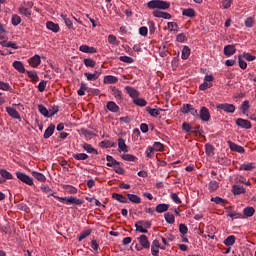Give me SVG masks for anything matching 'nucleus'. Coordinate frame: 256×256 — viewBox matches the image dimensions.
Masks as SVG:
<instances>
[{"label":"nucleus","instance_id":"nucleus-54","mask_svg":"<svg viewBox=\"0 0 256 256\" xmlns=\"http://www.w3.org/2000/svg\"><path fill=\"white\" fill-rule=\"evenodd\" d=\"M213 87V83L211 82H204L199 86L200 91H207V89H211Z\"/></svg>","mask_w":256,"mask_h":256},{"label":"nucleus","instance_id":"nucleus-51","mask_svg":"<svg viewBox=\"0 0 256 256\" xmlns=\"http://www.w3.org/2000/svg\"><path fill=\"white\" fill-rule=\"evenodd\" d=\"M19 13H21V15H25V17H31V9L29 8L22 6L19 8Z\"/></svg>","mask_w":256,"mask_h":256},{"label":"nucleus","instance_id":"nucleus-15","mask_svg":"<svg viewBox=\"0 0 256 256\" xmlns=\"http://www.w3.org/2000/svg\"><path fill=\"white\" fill-rule=\"evenodd\" d=\"M118 81H119V78H117V76L107 75L104 77L103 83H105L106 85H113Z\"/></svg>","mask_w":256,"mask_h":256},{"label":"nucleus","instance_id":"nucleus-20","mask_svg":"<svg viewBox=\"0 0 256 256\" xmlns=\"http://www.w3.org/2000/svg\"><path fill=\"white\" fill-rule=\"evenodd\" d=\"M139 243L144 247V249H149L151 247V244L149 243V239L145 235H141L139 238Z\"/></svg>","mask_w":256,"mask_h":256},{"label":"nucleus","instance_id":"nucleus-57","mask_svg":"<svg viewBox=\"0 0 256 256\" xmlns=\"http://www.w3.org/2000/svg\"><path fill=\"white\" fill-rule=\"evenodd\" d=\"M108 43H110V45H119V41L117 40V37H115V35L108 36Z\"/></svg>","mask_w":256,"mask_h":256},{"label":"nucleus","instance_id":"nucleus-60","mask_svg":"<svg viewBox=\"0 0 256 256\" xmlns=\"http://www.w3.org/2000/svg\"><path fill=\"white\" fill-rule=\"evenodd\" d=\"M253 25H255V19L253 17H248L245 21V26L251 28Z\"/></svg>","mask_w":256,"mask_h":256},{"label":"nucleus","instance_id":"nucleus-59","mask_svg":"<svg viewBox=\"0 0 256 256\" xmlns=\"http://www.w3.org/2000/svg\"><path fill=\"white\" fill-rule=\"evenodd\" d=\"M182 129L183 131H185L186 133H192V127H191V124H189V122H184L182 124Z\"/></svg>","mask_w":256,"mask_h":256},{"label":"nucleus","instance_id":"nucleus-32","mask_svg":"<svg viewBox=\"0 0 256 256\" xmlns=\"http://www.w3.org/2000/svg\"><path fill=\"white\" fill-rule=\"evenodd\" d=\"M60 17L63 19L68 29H73V22L67 17V14H61Z\"/></svg>","mask_w":256,"mask_h":256},{"label":"nucleus","instance_id":"nucleus-49","mask_svg":"<svg viewBox=\"0 0 256 256\" xmlns=\"http://www.w3.org/2000/svg\"><path fill=\"white\" fill-rule=\"evenodd\" d=\"M211 201L213 203H216V205H223L224 203H227V200L219 197V196H216V197H212L211 198Z\"/></svg>","mask_w":256,"mask_h":256},{"label":"nucleus","instance_id":"nucleus-43","mask_svg":"<svg viewBox=\"0 0 256 256\" xmlns=\"http://www.w3.org/2000/svg\"><path fill=\"white\" fill-rule=\"evenodd\" d=\"M100 147H104L105 149H109L111 147H115V142H111L109 140H104L100 142Z\"/></svg>","mask_w":256,"mask_h":256},{"label":"nucleus","instance_id":"nucleus-50","mask_svg":"<svg viewBox=\"0 0 256 256\" xmlns=\"http://www.w3.org/2000/svg\"><path fill=\"white\" fill-rule=\"evenodd\" d=\"M57 113H59V106H52L48 110V118L53 117L54 115H57Z\"/></svg>","mask_w":256,"mask_h":256},{"label":"nucleus","instance_id":"nucleus-64","mask_svg":"<svg viewBox=\"0 0 256 256\" xmlns=\"http://www.w3.org/2000/svg\"><path fill=\"white\" fill-rule=\"evenodd\" d=\"M119 59L123 62V63H133V58L129 57V56H120Z\"/></svg>","mask_w":256,"mask_h":256},{"label":"nucleus","instance_id":"nucleus-17","mask_svg":"<svg viewBox=\"0 0 256 256\" xmlns=\"http://www.w3.org/2000/svg\"><path fill=\"white\" fill-rule=\"evenodd\" d=\"M237 49L233 45H227L224 47V55L226 57H231V55H235Z\"/></svg>","mask_w":256,"mask_h":256},{"label":"nucleus","instance_id":"nucleus-55","mask_svg":"<svg viewBox=\"0 0 256 256\" xmlns=\"http://www.w3.org/2000/svg\"><path fill=\"white\" fill-rule=\"evenodd\" d=\"M205 151H206V155L211 156V155L214 154L215 148L211 144H206L205 145Z\"/></svg>","mask_w":256,"mask_h":256},{"label":"nucleus","instance_id":"nucleus-9","mask_svg":"<svg viewBox=\"0 0 256 256\" xmlns=\"http://www.w3.org/2000/svg\"><path fill=\"white\" fill-rule=\"evenodd\" d=\"M28 63L30 65V67H34V68H37L41 65V56L39 55H34L33 57H31L29 60H28Z\"/></svg>","mask_w":256,"mask_h":256},{"label":"nucleus","instance_id":"nucleus-48","mask_svg":"<svg viewBox=\"0 0 256 256\" xmlns=\"http://www.w3.org/2000/svg\"><path fill=\"white\" fill-rule=\"evenodd\" d=\"M146 111L149 113V115H151V117H159L160 115L159 110L155 108L147 107Z\"/></svg>","mask_w":256,"mask_h":256},{"label":"nucleus","instance_id":"nucleus-31","mask_svg":"<svg viewBox=\"0 0 256 256\" xmlns=\"http://www.w3.org/2000/svg\"><path fill=\"white\" fill-rule=\"evenodd\" d=\"M0 175L5 180L13 179V174H11L7 169H0Z\"/></svg>","mask_w":256,"mask_h":256},{"label":"nucleus","instance_id":"nucleus-30","mask_svg":"<svg viewBox=\"0 0 256 256\" xmlns=\"http://www.w3.org/2000/svg\"><path fill=\"white\" fill-rule=\"evenodd\" d=\"M112 197L116 201H119V203H128L127 197L123 196L122 194L114 193V194H112Z\"/></svg>","mask_w":256,"mask_h":256},{"label":"nucleus","instance_id":"nucleus-18","mask_svg":"<svg viewBox=\"0 0 256 256\" xmlns=\"http://www.w3.org/2000/svg\"><path fill=\"white\" fill-rule=\"evenodd\" d=\"M106 107L108 111H111V113H119V106L113 101H109Z\"/></svg>","mask_w":256,"mask_h":256},{"label":"nucleus","instance_id":"nucleus-40","mask_svg":"<svg viewBox=\"0 0 256 256\" xmlns=\"http://www.w3.org/2000/svg\"><path fill=\"white\" fill-rule=\"evenodd\" d=\"M38 111L44 117H48L49 118V110H47V107H45L43 104H39L38 105Z\"/></svg>","mask_w":256,"mask_h":256},{"label":"nucleus","instance_id":"nucleus-39","mask_svg":"<svg viewBox=\"0 0 256 256\" xmlns=\"http://www.w3.org/2000/svg\"><path fill=\"white\" fill-rule=\"evenodd\" d=\"M224 245H226V247H231V246L235 245V236H233V235L228 236L224 240Z\"/></svg>","mask_w":256,"mask_h":256},{"label":"nucleus","instance_id":"nucleus-47","mask_svg":"<svg viewBox=\"0 0 256 256\" xmlns=\"http://www.w3.org/2000/svg\"><path fill=\"white\" fill-rule=\"evenodd\" d=\"M250 105H249V101L245 100L242 105H241V111L243 113V115H247V111H249L250 109Z\"/></svg>","mask_w":256,"mask_h":256},{"label":"nucleus","instance_id":"nucleus-10","mask_svg":"<svg viewBox=\"0 0 256 256\" xmlns=\"http://www.w3.org/2000/svg\"><path fill=\"white\" fill-rule=\"evenodd\" d=\"M6 112L8 113V115H9L10 117H12V119H19V120H21V114H19V113L17 112V109H15V108H13V107L7 106V107H6Z\"/></svg>","mask_w":256,"mask_h":256},{"label":"nucleus","instance_id":"nucleus-7","mask_svg":"<svg viewBox=\"0 0 256 256\" xmlns=\"http://www.w3.org/2000/svg\"><path fill=\"white\" fill-rule=\"evenodd\" d=\"M236 125L241 129H251L253 127V125H251V121L245 120L243 118L236 119Z\"/></svg>","mask_w":256,"mask_h":256},{"label":"nucleus","instance_id":"nucleus-44","mask_svg":"<svg viewBox=\"0 0 256 256\" xmlns=\"http://www.w3.org/2000/svg\"><path fill=\"white\" fill-rule=\"evenodd\" d=\"M83 149L84 151H87V153H95V155H97V150L93 148L91 144L84 143Z\"/></svg>","mask_w":256,"mask_h":256},{"label":"nucleus","instance_id":"nucleus-12","mask_svg":"<svg viewBox=\"0 0 256 256\" xmlns=\"http://www.w3.org/2000/svg\"><path fill=\"white\" fill-rule=\"evenodd\" d=\"M118 151L119 153H127V151H129V147L127 146V144L125 143V139L123 138L118 139Z\"/></svg>","mask_w":256,"mask_h":256},{"label":"nucleus","instance_id":"nucleus-2","mask_svg":"<svg viewBox=\"0 0 256 256\" xmlns=\"http://www.w3.org/2000/svg\"><path fill=\"white\" fill-rule=\"evenodd\" d=\"M50 196L54 197V199H58V201H66V203H70L71 205H83V200L77 199L73 196H71L69 198L55 196V194H50Z\"/></svg>","mask_w":256,"mask_h":256},{"label":"nucleus","instance_id":"nucleus-22","mask_svg":"<svg viewBox=\"0 0 256 256\" xmlns=\"http://www.w3.org/2000/svg\"><path fill=\"white\" fill-rule=\"evenodd\" d=\"M29 79H31L32 83H37L39 81V75L37 74V71H26Z\"/></svg>","mask_w":256,"mask_h":256},{"label":"nucleus","instance_id":"nucleus-21","mask_svg":"<svg viewBox=\"0 0 256 256\" xmlns=\"http://www.w3.org/2000/svg\"><path fill=\"white\" fill-rule=\"evenodd\" d=\"M13 67L18 71V73H25V66L23 65V62L21 61H14L13 62Z\"/></svg>","mask_w":256,"mask_h":256},{"label":"nucleus","instance_id":"nucleus-61","mask_svg":"<svg viewBox=\"0 0 256 256\" xmlns=\"http://www.w3.org/2000/svg\"><path fill=\"white\" fill-rule=\"evenodd\" d=\"M46 87H47V81L42 80V81L38 84V91H39L40 93H43V91H45Z\"/></svg>","mask_w":256,"mask_h":256},{"label":"nucleus","instance_id":"nucleus-56","mask_svg":"<svg viewBox=\"0 0 256 256\" xmlns=\"http://www.w3.org/2000/svg\"><path fill=\"white\" fill-rule=\"evenodd\" d=\"M0 89L2 91H11V85L9 83H5L3 81H0Z\"/></svg>","mask_w":256,"mask_h":256},{"label":"nucleus","instance_id":"nucleus-6","mask_svg":"<svg viewBox=\"0 0 256 256\" xmlns=\"http://www.w3.org/2000/svg\"><path fill=\"white\" fill-rule=\"evenodd\" d=\"M198 119H201V121L207 122L211 119V113L209 112V109L205 106H203L200 109V112L198 113Z\"/></svg>","mask_w":256,"mask_h":256},{"label":"nucleus","instance_id":"nucleus-5","mask_svg":"<svg viewBox=\"0 0 256 256\" xmlns=\"http://www.w3.org/2000/svg\"><path fill=\"white\" fill-rule=\"evenodd\" d=\"M16 177L19 179V181H22V183H25L26 185H33V178L23 172H16Z\"/></svg>","mask_w":256,"mask_h":256},{"label":"nucleus","instance_id":"nucleus-13","mask_svg":"<svg viewBox=\"0 0 256 256\" xmlns=\"http://www.w3.org/2000/svg\"><path fill=\"white\" fill-rule=\"evenodd\" d=\"M228 145L231 151H235L236 153H245V148L240 145H237L235 142L228 141Z\"/></svg>","mask_w":256,"mask_h":256},{"label":"nucleus","instance_id":"nucleus-42","mask_svg":"<svg viewBox=\"0 0 256 256\" xmlns=\"http://www.w3.org/2000/svg\"><path fill=\"white\" fill-rule=\"evenodd\" d=\"M209 191L211 193H213L214 191H217V189H219V182L215 181V180H212L209 185Z\"/></svg>","mask_w":256,"mask_h":256},{"label":"nucleus","instance_id":"nucleus-3","mask_svg":"<svg viewBox=\"0 0 256 256\" xmlns=\"http://www.w3.org/2000/svg\"><path fill=\"white\" fill-rule=\"evenodd\" d=\"M181 112L184 113L185 115H187V113H190L192 117L199 119V112L191 104H184L181 108Z\"/></svg>","mask_w":256,"mask_h":256},{"label":"nucleus","instance_id":"nucleus-27","mask_svg":"<svg viewBox=\"0 0 256 256\" xmlns=\"http://www.w3.org/2000/svg\"><path fill=\"white\" fill-rule=\"evenodd\" d=\"M190 55H191V49L189 48V46H184L182 49L181 59L183 60L189 59Z\"/></svg>","mask_w":256,"mask_h":256},{"label":"nucleus","instance_id":"nucleus-37","mask_svg":"<svg viewBox=\"0 0 256 256\" xmlns=\"http://www.w3.org/2000/svg\"><path fill=\"white\" fill-rule=\"evenodd\" d=\"M106 160L108 161L107 167H115V165H119V162L112 156L107 155Z\"/></svg>","mask_w":256,"mask_h":256},{"label":"nucleus","instance_id":"nucleus-25","mask_svg":"<svg viewBox=\"0 0 256 256\" xmlns=\"http://www.w3.org/2000/svg\"><path fill=\"white\" fill-rule=\"evenodd\" d=\"M54 131H55L54 124H50L49 127L44 132V139H49V137L53 135Z\"/></svg>","mask_w":256,"mask_h":256},{"label":"nucleus","instance_id":"nucleus-41","mask_svg":"<svg viewBox=\"0 0 256 256\" xmlns=\"http://www.w3.org/2000/svg\"><path fill=\"white\" fill-rule=\"evenodd\" d=\"M73 158L76 159V161H85L86 159H89V155L85 153H78L73 154Z\"/></svg>","mask_w":256,"mask_h":256},{"label":"nucleus","instance_id":"nucleus-14","mask_svg":"<svg viewBox=\"0 0 256 256\" xmlns=\"http://www.w3.org/2000/svg\"><path fill=\"white\" fill-rule=\"evenodd\" d=\"M79 51H81L82 53H97V48L93 47V46H89V45H81L79 47Z\"/></svg>","mask_w":256,"mask_h":256},{"label":"nucleus","instance_id":"nucleus-24","mask_svg":"<svg viewBox=\"0 0 256 256\" xmlns=\"http://www.w3.org/2000/svg\"><path fill=\"white\" fill-rule=\"evenodd\" d=\"M32 176L34 177V179H37V181H40V183H45V181H47V178L45 177V175H43L40 172H32Z\"/></svg>","mask_w":256,"mask_h":256},{"label":"nucleus","instance_id":"nucleus-19","mask_svg":"<svg viewBox=\"0 0 256 256\" xmlns=\"http://www.w3.org/2000/svg\"><path fill=\"white\" fill-rule=\"evenodd\" d=\"M182 15L184 17L193 18V17H197V12H195V9L193 8H187L182 11Z\"/></svg>","mask_w":256,"mask_h":256},{"label":"nucleus","instance_id":"nucleus-62","mask_svg":"<svg viewBox=\"0 0 256 256\" xmlns=\"http://www.w3.org/2000/svg\"><path fill=\"white\" fill-rule=\"evenodd\" d=\"M21 23V17L19 15L12 16V25L17 26Z\"/></svg>","mask_w":256,"mask_h":256},{"label":"nucleus","instance_id":"nucleus-26","mask_svg":"<svg viewBox=\"0 0 256 256\" xmlns=\"http://www.w3.org/2000/svg\"><path fill=\"white\" fill-rule=\"evenodd\" d=\"M232 191L235 195H243V193H245V187L239 186V185H234L232 187Z\"/></svg>","mask_w":256,"mask_h":256},{"label":"nucleus","instance_id":"nucleus-16","mask_svg":"<svg viewBox=\"0 0 256 256\" xmlns=\"http://www.w3.org/2000/svg\"><path fill=\"white\" fill-rule=\"evenodd\" d=\"M100 75L101 73H99V71H94L93 74L89 72L84 73V76L86 77L87 81H97Z\"/></svg>","mask_w":256,"mask_h":256},{"label":"nucleus","instance_id":"nucleus-52","mask_svg":"<svg viewBox=\"0 0 256 256\" xmlns=\"http://www.w3.org/2000/svg\"><path fill=\"white\" fill-rule=\"evenodd\" d=\"M122 159L124 161H130V162H135L137 161V158L133 154H123Z\"/></svg>","mask_w":256,"mask_h":256},{"label":"nucleus","instance_id":"nucleus-11","mask_svg":"<svg viewBox=\"0 0 256 256\" xmlns=\"http://www.w3.org/2000/svg\"><path fill=\"white\" fill-rule=\"evenodd\" d=\"M125 91L128 93L129 97H131V99H137V97H139V91H137V89L131 87V86H126L125 87Z\"/></svg>","mask_w":256,"mask_h":256},{"label":"nucleus","instance_id":"nucleus-63","mask_svg":"<svg viewBox=\"0 0 256 256\" xmlns=\"http://www.w3.org/2000/svg\"><path fill=\"white\" fill-rule=\"evenodd\" d=\"M152 149H154V151H163L164 146L161 144V142H155Z\"/></svg>","mask_w":256,"mask_h":256},{"label":"nucleus","instance_id":"nucleus-4","mask_svg":"<svg viewBox=\"0 0 256 256\" xmlns=\"http://www.w3.org/2000/svg\"><path fill=\"white\" fill-rule=\"evenodd\" d=\"M216 109H220L221 111H224L225 113H235V105L229 104V103H222L217 104Z\"/></svg>","mask_w":256,"mask_h":256},{"label":"nucleus","instance_id":"nucleus-35","mask_svg":"<svg viewBox=\"0 0 256 256\" xmlns=\"http://www.w3.org/2000/svg\"><path fill=\"white\" fill-rule=\"evenodd\" d=\"M245 217H253L255 215V208L253 207H246L243 210Z\"/></svg>","mask_w":256,"mask_h":256},{"label":"nucleus","instance_id":"nucleus-45","mask_svg":"<svg viewBox=\"0 0 256 256\" xmlns=\"http://www.w3.org/2000/svg\"><path fill=\"white\" fill-rule=\"evenodd\" d=\"M83 63L86 67H91L92 69H93V67H95V65H97V62H95V60H93L91 58L84 59Z\"/></svg>","mask_w":256,"mask_h":256},{"label":"nucleus","instance_id":"nucleus-23","mask_svg":"<svg viewBox=\"0 0 256 256\" xmlns=\"http://www.w3.org/2000/svg\"><path fill=\"white\" fill-rule=\"evenodd\" d=\"M47 29L53 31V33H59V24H55L52 21L46 23Z\"/></svg>","mask_w":256,"mask_h":256},{"label":"nucleus","instance_id":"nucleus-34","mask_svg":"<svg viewBox=\"0 0 256 256\" xmlns=\"http://www.w3.org/2000/svg\"><path fill=\"white\" fill-rule=\"evenodd\" d=\"M165 221L166 223H169L170 225H173L175 223V215L173 213L167 212L165 215Z\"/></svg>","mask_w":256,"mask_h":256},{"label":"nucleus","instance_id":"nucleus-28","mask_svg":"<svg viewBox=\"0 0 256 256\" xmlns=\"http://www.w3.org/2000/svg\"><path fill=\"white\" fill-rule=\"evenodd\" d=\"M128 199L131 201V203H135L136 205H139L141 203V197L135 194H127Z\"/></svg>","mask_w":256,"mask_h":256},{"label":"nucleus","instance_id":"nucleus-29","mask_svg":"<svg viewBox=\"0 0 256 256\" xmlns=\"http://www.w3.org/2000/svg\"><path fill=\"white\" fill-rule=\"evenodd\" d=\"M255 165L253 163L242 164L239 168V171H253Z\"/></svg>","mask_w":256,"mask_h":256},{"label":"nucleus","instance_id":"nucleus-38","mask_svg":"<svg viewBox=\"0 0 256 256\" xmlns=\"http://www.w3.org/2000/svg\"><path fill=\"white\" fill-rule=\"evenodd\" d=\"M168 29L172 33H177L179 31V25L176 22H168Z\"/></svg>","mask_w":256,"mask_h":256},{"label":"nucleus","instance_id":"nucleus-33","mask_svg":"<svg viewBox=\"0 0 256 256\" xmlns=\"http://www.w3.org/2000/svg\"><path fill=\"white\" fill-rule=\"evenodd\" d=\"M134 105H137L138 107H146L147 101L143 98H139V96L133 100Z\"/></svg>","mask_w":256,"mask_h":256},{"label":"nucleus","instance_id":"nucleus-1","mask_svg":"<svg viewBox=\"0 0 256 256\" xmlns=\"http://www.w3.org/2000/svg\"><path fill=\"white\" fill-rule=\"evenodd\" d=\"M148 9H160L162 11H167L171 4L163 0H152L147 3Z\"/></svg>","mask_w":256,"mask_h":256},{"label":"nucleus","instance_id":"nucleus-53","mask_svg":"<svg viewBox=\"0 0 256 256\" xmlns=\"http://www.w3.org/2000/svg\"><path fill=\"white\" fill-rule=\"evenodd\" d=\"M89 235H91V230H85L82 233H80L79 237H78V241L81 242L83 241V239H87V237H89Z\"/></svg>","mask_w":256,"mask_h":256},{"label":"nucleus","instance_id":"nucleus-36","mask_svg":"<svg viewBox=\"0 0 256 256\" xmlns=\"http://www.w3.org/2000/svg\"><path fill=\"white\" fill-rule=\"evenodd\" d=\"M169 210V204H158L156 206L157 213H165V211Z\"/></svg>","mask_w":256,"mask_h":256},{"label":"nucleus","instance_id":"nucleus-8","mask_svg":"<svg viewBox=\"0 0 256 256\" xmlns=\"http://www.w3.org/2000/svg\"><path fill=\"white\" fill-rule=\"evenodd\" d=\"M110 90H111V95H113L116 101H120V102L123 101V92L119 90V88L115 86H110Z\"/></svg>","mask_w":256,"mask_h":256},{"label":"nucleus","instance_id":"nucleus-58","mask_svg":"<svg viewBox=\"0 0 256 256\" xmlns=\"http://www.w3.org/2000/svg\"><path fill=\"white\" fill-rule=\"evenodd\" d=\"M176 41L178 43H185V41H187V36L184 33H180L176 36Z\"/></svg>","mask_w":256,"mask_h":256},{"label":"nucleus","instance_id":"nucleus-46","mask_svg":"<svg viewBox=\"0 0 256 256\" xmlns=\"http://www.w3.org/2000/svg\"><path fill=\"white\" fill-rule=\"evenodd\" d=\"M135 227L139 233H148L147 229L143 228V221L136 222Z\"/></svg>","mask_w":256,"mask_h":256}]
</instances>
